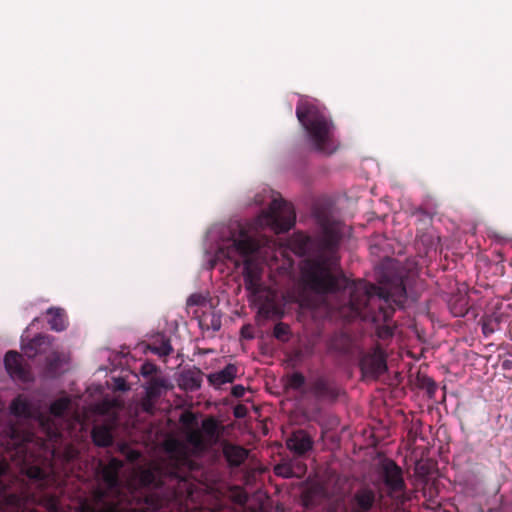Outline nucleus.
I'll return each instance as SVG.
<instances>
[{"label": "nucleus", "instance_id": "obj_26", "mask_svg": "<svg viewBox=\"0 0 512 512\" xmlns=\"http://www.w3.org/2000/svg\"><path fill=\"white\" fill-rule=\"evenodd\" d=\"M187 442L195 449L203 451L209 443L200 430H192L187 434Z\"/></svg>", "mask_w": 512, "mask_h": 512}, {"label": "nucleus", "instance_id": "obj_19", "mask_svg": "<svg viewBox=\"0 0 512 512\" xmlns=\"http://www.w3.org/2000/svg\"><path fill=\"white\" fill-rule=\"evenodd\" d=\"M93 443L99 447H109L113 443V435L109 427L100 425L93 427L91 431Z\"/></svg>", "mask_w": 512, "mask_h": 512}, {"label": "nucleus", "instance_id": "obj_32", "mask_svg": "<svg viewBox=\"0 0 512 512\" xmlns=\"http://www.w3.org/2000/svg\"><path fill=\"white\" fill-rule=\"evenodd\" d=\"M158 371V367L152 362H145L141 365L140 373L144 377H153Z\"/></svg>", "mask_w": 512, "mask_h": 512}, {"label": "nucleus", "instance_id": "obj_36", "mask_svg": "<svg viewBox=\"0 0 512 512\" xmlns=\"http://www.w3.org/2000/svg\"><path fill=\"white\" fill-rule=\"evenodd\" d=\"M393 335V329L388 324L378 329V336L382 339L389 338Z\"/></svg>", "mask_w": 512, "mask_h": 512}, {"label": "nucleus", "instance_id": "obj_20", "mask_svg": "<svg viewBox=\"0 0 512 512\" xmlns=\"http://www.w3.org/2000/svg\"><path fill=\"white\" fill-rule=\"evenodd\" d=\"M306 378L301 372H293L287 376L285 389L294 390L301 393L302 397L308 394V386H305Z\"/></svg>", "mask_w": 512, "mask_h": 512}, {"label": "nucleus", "instance_id": "obj_10", "mask_svg": "<svg viewBox=\"0 0 512 512\" xmlns=\"http://www.w3.org/2000/svg\"><path fill=\"white\" fill-rule=\"evenodd\" d=\"M308 394L317 400L335 401L340 395V389L327 378L320 376L309 383Z\"/></svg>", "mask_w": 512, "mask_h": 512}, {"label": "nucleus", "instance_id": "obj_22", "mask_svg": "<svg viewBox=\"0 0 512 512\" xmlns=\"http://www.w3.org/2000/svg\"><path fill=\"white\" fill-rule=\"evenodd\" d=\"M202 433L207 439L209 444L215 443L219 438V423L213 418L209 417L202 421Z\"/></svg>", "mask_w": 512, "mask_h": 512}, {"label": "nucleus", "instance_id": "obj_12", "mask_svg": "<svg viewBox=\"0 0 512 512\" xmlns=\"http://www.w3.org/2000/svg\"><path fill=\"white\" fill-rule=\"evenodd\" d=\"M22 355L16 351H8L4 358L5 368L13 379L26 381L29 372L22 364Z\"/></svg>", "mask_w": 512, "mask_h": 512}, {"label": "nucleus", "instance_id": "obj_6", "mask_svg": "<svg viewBox=\"0 0 512 512\" xmlns=\"http://www.w3.org/2000/svg\"><path fill=\"white\" fill-rule=\"evenodd\" d=\"M359 366L364 378L378 379L388 369L385 350L379 344L375 345L369 351L362 353Z\"/></svg>", "mask_w": 512, "mask_h": 512}, {"label": "nucleus", "instance_id": "obj_8", "mask_svg": "<svg viewBox=\"0 0 512 512\" xmlns=\"http://www.w3.org/2000/svg\"><path fill=\"white\" fill-rule=\"evenodd\" d=\"M18 495L24 498L23 506L19 510H12L3 507V512H38L36 509H28V503L37 504L47 510V512H63L61 509L60 499L54 494H42L37 496L36 494L30 493L26 489H21Z\"/></svg>", "mask_w": 512, "mask_h": 512}, {"label": "nucleus", "instance_id": "obj_37", "mask_svg": "<svg viewBox=\"0 0 512 512\" xmlns=\"http://www.w3.org/2000/svg\"><path fill=\"white\" fill-rule=\"evenodd\" d=\"M231 394L235 397V398H241L244 396L245 394V388L244 386L242 385H235L232 387L231 389Z\"/></svg>", "mask_w": 512, "mask_h": 512}, {"label": "nucleus", "instance_id": "obj_14", "mask_svg": "<svg viewBox=\"0 0 512 512\" xmlns=\"http://www.w3.org/2000/svg\"><path fill=\"white\" fill-rule=\"evenodd\" d=\"M238 366L232 363L227 364L222 370L210 373L207 376L208 383L215 389L222 385L233 383L238 374Z\"/></svg>", "mask_w": 512, "mask_h": 512}, {"label": "nucleus", "instance_id": "obj_30", "mask_svg": "<svg viewBox=\"0 0 512 512\" xmlns=\"http://www.w3.org/2000/svg\"><path fill=\"white\" fill-rule=\"evenodd\" d=\"M273 336L281 342H288L291 336L290 326L284 322H278L274 326Z\"/></svg>", "mask_w": 512, "mask_h": 512}, {"label": "nucleus", "instance_id": "obj_5", "mask_svg": "<svg viewBox=\"0 0 512 512\" xmlns=\"http://www.w3.org/2000/svg\"><path fill=\"white\" fill-rule=\"evenodd\" d=\"M296 215L293 206L283 199H273L269 208L258 216L256 226L270 227L275 233L289 231L295 224Z\"/></svg>", "mask_w": 512, "mask_h": 512}, {"label": "nucleus", "instance_id": "obj_38", "mask_svg": "<svg viewBox=\"0 0 512 512\" xmlns=\"http://www.w3.org/2000/svg\"><path fill=\"white\" fill-rule=\"evenodd\" d=\"M153 401L154 400H148L147 395L145 396V398L143 400V409L146 412H151L152 411L153 406H154Z\"/></svg>", "mask_w": 512, "mask_h": 512}, {"label": "nucleus", "instance_id": "obj_4", "mask_svg": "<svg viewBox=\"0 0 512 512\" xmlns=\"http://www.w3.org/2000/svg\"><path fill=\"white\" fill-rule=\"evenodd\" d=\"M259 249L260 242L241 228L238 235L233 236L231 250L228 252H235L244 258V284L252 296H258L264 290L263 263L255 257Z\"/></svg>", "mask_w": 512, "mask_h": 512}, {"label": "nucleus", "instance_id": "obj_31", "mask_svg": "<svg viewBox=\"0 0 512 512\" xmlns=\"http://www.w3.org/2000/svg\"><path fill=\"white\" fill-rule=\"evenodd\" d=\"M297 247L295 248V252L299 255H305L308 253L311 245V238L308 236H299L296 239Z\"/></svg>", "mask_w": 512, "mask_h": 512}, {"label": "nucleus", "instance_id": "obj_1", "mask_svg": "<svg viewBox=\"0 0 512 512\" xmlns=\"http://www.w3.org/2000/svg\"><path fill=\"white\" fill-rule=\"evenodd\" d=\"M165 450V459L139 473L142 490L123 491L122 460L112 457L107 464L100 462L97 473L105 488L97 487L81 502L80 512H188L195 488L192 474L199 465L178 440L168 441Z\"/></svg>", "mask_w": 512, "mask_h": 512}, {"label": "nucleus", "instance_id": "obj_9", "mask_svg": "<svg viewBox=\"0 0 512 512\" xmlns=\"http://www.w3.org/2000/svg\"><path fill=\"white\" fill-rule=\"evenodd\" d=\"M7 465L0 462V512H3V507L12 510H19L24 503V498L18 495V490L13 486L6 484L9 478L7 475Z\"/></svg>", "mask_w": 512, "mask_h": 512}, {"label": "nucleus", "instance_id": "obj_41", "mask_svg": "<svg viewBox=\"0 0 512 512\" xmlns=\"http://www.w3.org/2000/svg\"><path fill=\"white\" fill-rule=\"evenodd\" d=\"M11 433H12L11 437L14 438L15 434H16V430L13 427L11 428Z\"/></svg>", "mask_w": 512, "mask_h": 512}, {"label": "nucleus", "instance_id": "obj_16", "mask_svg": "<svg viewBox=\"0 0 512 512\" xmlns=\"http://www.w3.org/2000/svg\"><path fill=\"white\" fill-rule=\"evenodd\" d=\"M223 455L230 467H239L247 459L249 451L240 445L225 442Z\"/></svg>", "mask_w": 512, "mask_h": 512}, {"label": "nucleus", "instance_id": "obj_17", "mask_svg": "<svg viewBox=\"0 0 512 512\" xmlns=\"http://www.w3.org/2000/svg\"><path fill=\"white\" fill-rule=\"evenodd\" d=\"M202 376L203 373L197 368L183 371L180 376L181 386L185 390L196 391L201 387Z\"/></svg>", "mask_w": 512, "mask_h": 512}, {"label": "nucleus", "instance_id": "obj_27", "mask_svg": "<svg viewBox=\"0 0 512 512\" xmlns=\"http://www.w3.org/2000/svg\"><path fill=\"white\" fill-rule=\"evenodd\" d=\"M70 404L69 398H59L51 403L49 412L55 417H61L69 409Z\"/></svg>", "mask_w": 512, "mask_h": 512}, {"label": "nucleus", "instance_id": "obj_13", "mask_svg": "<svg viewBox=\"0 0 512 512\" xmlns=\"http://www.w3.org/2000/svg\"><path fill=\"white\" fill-rule=\"evenodd\" d=\"M376 493L369 486L360 487L354 494L352 505L354 512H368L374 506Z\"/></svg>", "mask_w": 512, "mask_h": 512}, {"label": "nucleus", "instance_id": "obj_29", "mask_svg": "<svg viewBox=\"0 0 512 512\" xmlns=\"http://www.w3.org/2000/svg\"><path fill=\"white\" fill-rule=\"evenodd\" d=\"M451 312L456 317L465 316L469 310L468 308V299L465 296H459L455 299L450 306Z\"/></svg>", "mask_w": 512, "mask_h": 512}, {"label": "nucleus", "instance_id": "obj_28", "mask_svg": "<svg viewBox=\"0 0 512 512\" xmlns=\"http://www.w3.org/2000/svg\"><path fill=\"white\" fill-rule=\"evenodd\" d=\"M500 318L490 315L482 319V332L487 337L499 329Z\"/></svg>", "mask_w": 512, "mask_h": 512}, {"label": "nucleus", "instance_id": "obj_3", "mask_svg": "<svg viewBox=\"0 0 512 512\" xmlns=\"http://www.w3.org/2000/svg\"><path fill=\"white\" fill-rule=\"evenodd\" d=\"M295 113L313 150L324 154L335 152L334 124L324 108L312 101L301 99Z\"/></svg>", "mask_w": 512, "mask_h": 512}, {"label": "nucleus", "instance_id": "obj_39", "mask_svg": "<svg viewBox=\"0 0 512 512\" xmlns=\"http://www.w3.org/2000/svg\"><path fill=\"white\" fill-rule=\"evenodd\" d=\"M117 388L120 390H126L124 381H122L120 384H118Z\"/></svg>", "mask_w": 512, "mask_h": 512}, {"label": "nucleus", "instance_id": "obj_24", "mask_svg": "<svg viewBox=\"0 0 512 512\" xmlns=\"http://www.w3.org/2000/svg\"><path fill=\"white\" fill-rule=\"evenodd\" d=\"M149 349L152 353L162 357L172 353L173 348L170 339L165 336L156 338L150 345Z\"/></svg>", "mask_w": 512, "mask_h": 512}, {"label": "nucleus", "instance_id": "obj_43", "mask_svg": "<svg viewBox=\"0 0 512 512\" xmlns=\"http://www.w3.org/2000/svg\"><path fill=\"white\" fill-rule=\"evenodd\" d=\"M300 468L302 469V472H304V471H305L306 466H305V465H302Z\"/></svg>", "mask_w": 512, "mask_h": 512}, {"label": "nucleus", "instance_id": "obj_42", "mask_svg": "<svg viewBox=\"0 0 512 512\" xmlns=\"http://www.w3.org/2000/svg\"><path fill=\"white\" fill-rule=\"evenodd\" d=\"M304 504H305V506H308V499H307V497L304 498Z\"/></svg>", "mask_w": 512, "mask_h": 512}, {"label": "nucleus", "instance_id": "obj_2", "mask_svg": "<svg viewBox=\"0 0 512 512\" xmlns=\"http://www.w3.org/2000/svg\"><path fill=\"white\" fill-rule=\"evenodd\" d=\"M343 236V223L329 219L323 221L318 239L319 254L305 260L301 269L303 280L315 293L335 296L343 316L387 324L395 308L403 307L407 297L406 287L403 281L387 288L365 281H351L342 272L333 273L339 260L337 252Z\"/></svg>", "mask_w": 512, "mask_h": 512}, {"label": "nucleus", "instance_id": "obj_15", "mask_svg": "<svg viewBox=\"0 0 512 512\" xmlns=\"http://www.w3.org/2000/svg\"><path fill=\"white\" fill-rule=\"evenodd\" d=\"M50 347L51 337L49 335L38 334L27 344H24L22 350L28 358H34L39 354L47 353Z\"/></svg>", "mask_w": 512, "mask_h": 512}, {"label": "nucleus", "instance_id": "obj_21", "mask_svg": "<svg viewBox=\"0 0 512 512\" xmlns=\"http://www.w3.org/2000/svg\"><path fill=\"white\" fill-rule=\"evenodd\" d=\"M167 382L162 377H151L145 386V391L148 400H156L161 394L162 390L166 388Z\"/></svg>", "mask_w": 512, "mask_h": 512}, {"label": "nucleus", "instance_id": "obj_44", "mask_svg": "<svg viewBox=\"0 0 512 512\" xmlns=\"http://www.w3.org/2000/svg\"><path fill=\"white\" fill-rule=\"evenodd\" d=\"M220 325L218 324L217 326H214V329L217 330L219 329Z\"/></svg>", "mask_w": 512, "mask_h": 512}, {"label": "nucleus", "instance_id": "obj_18", "mask_svg": "<svg viewBox=\"0 0 512 512\" xmlns=\"http://www.w3.org/2000/svg\"><path fill=\"white\" fill-rule=\"evenodd\" d=\"M47 314L50 316L48 323L50 328L56 332H61L67 328V316L62 308H49Z\"/></svg>", "mask_w": 512, "mask_h": 512}, {"label": "nucleus", "instance_id": "obj_25", "mask_svg": "<svg viewBox=\"0 0 512 512\" xmlns=\"http://www.w3.org/2000/svg\"><path fill=\"white\" fill-rule=\"evenodd\" d=\"M11 413L17 417L28 418L31 416V406L29 402L21 396L16 397L10 405Z\"/></svg>", "mask_w": 512, "mask_h": 512}, {"label": "nucleus", "instance_id": "obj_23", "mask_svg": "<svg viewBox=\"0 0 512 512\" xmlns=\"http://www.w3.org/2000/svg\"><path fill=\"white\" fill-rule=\"evenodd\" d=\"M26 475L29 479L38 483L40 488H45L51 480L49 473L39 466L28 467L26 470Z\"/></svg>", "mask_w": 512, "mask_h": 512}, {"label": "nucleus", "instance_id": "obj_40", "mask_svg": "<svg viewBox=\"0 0 512 512\" xmlns=\"http://www.w3.org/2000/svg\"><path fill=\"white\" fill-rule=\"evenodd\" d=\"M241 333H242L243 337H245V338H252L251 335H245L244 328H242Z\"/></svg>", "mask_w": 512, "mask_h": 512}, {"label": "nucleus", "instance_id": "obj_33", "mask_svg": "<svg viewBox=\"0 0 512 512\" xmlns=\"http://www.w3.org/2000/svg\"><path fill=\"white\" fill-rule=\"evenodd\" d=\"M275 473L284 478H291L296 476V473H294L292 467H290L289 465H276Z\"/></svg>", "mask_w": 512, "mask_h": 512}, {"label": "nucleus", "instance_id": "obj_7", "mask_svg": "<svg viewBox=\"0 0 512 512\" xmlns=\"http://www.w3.org/2000/svg\"><path fill=\"white\" fill-rule=\"evenodd\" d=\"M381 479L386 487L387 494L391 498L399 499L406 491V483L402 469L395 461L386 459L381 464Z\"/></svg>", "mask_w": 512, "mask_h": 512}, {"label": "nucleus", "instance_id": "obj_11", "mask_svg": "<svg viewBox=\"0 0 512 512\" xmlns=\"http://www.w3.org/2000/svg\"><path fill=\"white\" fill-rule=\"evenodd\" d=\"M314 445L313 438L302 429L293 431L286 439L287 448L297 456H303L312 450Z\"/></svg>", "mask_w": 512, "mask_h": 512}, {"label": "nucleus", "instance_id": "obj_35", "mask_svg": "<svg viewBox=\"0 0 512 512\" xmlns=\"http://www.w3.org/2000/svg\"><path fill=\"white\" fill-rule=\"evenodd\" d=\"M248 414V408L244 404H237L233 408V415L238 418L242 419L245 418Z\"/></svg>", "mask_w": 512, "mask_h": 512}, {"label": "nucleus", "instance_id": "obj_34", "mask_svg": "<svg viewBox=\"0 0 512 512\" xmlns=\"http://www.w3.org/2000/svg\"><path fill=\"white\" fill-rule=\"evenodd\" d=\"M206 302L205 297L200 293H194L190 295L187 299V306H202Z\"/></svg>", "mask_w": 512, "mask_h": 512}]
</instances>
